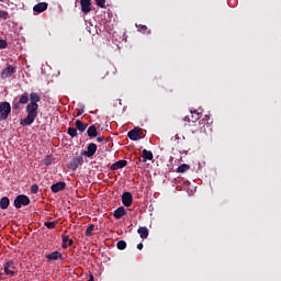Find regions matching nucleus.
<instances>
[{
    "instance_id": "nucleus-18",
    "label": "nucleus",
    "mask_w": 281,
    "mask_h": 281,
    "mask_svg": "<svg viewBox=\"0 0 281 281\" xmlns=\"http://www.w3.org/2000/svg\"><path fill=\"white\" fill-rule=\"evenodd\" d=\"M75 126H76L77 131H79L80 133H85L87 131V127L89 126V124H87L80 120H77L75 122Z\"/></svg>"
},
{
    "instance_id": "nucleus-16",
    "label": "nucleus",
    "mask_w": 281,
    "mask_h": 281,
    "mask_svg": "<svg viewBox=\"0 0 281 281\" xmlns=\"http://www.w3.org/2000/svg\"><path fill=\"white\" fill-rule=\"evenodd\" d=\"M38 102H41V94L38 92H31L29 104L38 105Z\"/></svg>"
},
{
    "instance_id": "nucleus-40",
    "label": "nucleus",
    "mask_w": 281,
    "mask_h": 281,
    "mask_svg": "<svg viewBox=\"0 0 281 281\" xmlns=\"http://www.w3.org/2000/svg\"><path fill=\"white\" fill-rule=\"evenodd\" d=\"M97 142H98L99 144L102 143V142H104V136L98 137V138H97Z\"/></svg>"
},
{
    "instance_id": "nucleus-12",
    "label": "nucleus",
    "mask_w": 281,
    "mask_h": 281,
    "mask_svg": "<svg viewBox=\"0 0 281 281\" xmlns=\"http://www.w3.org/2000/svg\"><path fill=\"white\" fill-rule=\"evenodd\" d=\"M122 203L125 207L133 205V194L131 192H124L122 194Z\"/></svg>"
},
{
    "instance_id": "nucleus-6",
    "label": "nucleus",
    "mask_w": 281,
    "mask_h": 281,
    "mask_svg": "<svg viewBox=\"0 0 281 281\" xmlns=\"http://www.w3.org/2000/svg\"><path fill=\"white\" fill-rule=\"evenodd\" d=\"M127 137L132 142H137V140L142 139V137H144V132L142 131V128L135 127L127 133Z\"/></svg>"
},
{
    "instance_id": "nucleus-26",
    "label": "nucleus",
    "mask_w": 281,
    "mask_h": 281,
    "mask_svg": "<svg viewBox=\"0 0 281 281\" xmlns=\"http://www.w3.org/2000/svg\"><path fill=\"white\" fill-rule=\"evenodd\" d=\"M188 170H190V165L188 164H182L177 168V172L179 173L188 172Z\"/></svg>"
},
{
    "instance_id": "nucleus-9",
    "label": "nucleus",
    "mask_w": 281,
    "mask_h": 281,
    "mask_svg": "<svg viewBox=\"0 0 281 281\" xmlns=\"http://www.w3.org/2000/svg\"><path fill=\"white\" fill-rule=\"evenodd\" d=\"M82 164H85V158L78 156L69 162L68 168H70V170H78V167L82 166Z\"/></svg>"
},
{
    "instance_id": "nucleus-32",
    "label": "nucleus",
    "mask_w": 281,
    "mask_h": 281,
    "mask_svg": "<svg viewBox=\"0 0 281 281\" xmlns=\"http://www.w3.org/2000/svg\"><path fill=\"white\" fill-rule=\"evenodd\" d=\"M99 8H106V0H94Z\"/></svg>"
},
{
    "instance_id": "nucleus-44",
    "label": "nucleus",
    "mask_w": 281,
    "mask_h": 281,
    "mask_svg": "<svg viewBox=\"0 0 281 281\" xmlns=\"http://www.w3.org/2000/svg\"><path fill=\"white\" fill-rule=\"evenodd\" d=\"M176 139H179V135H176Z\"/></svg>"
},
{
    "instance_id": "nucleus-38",
    "label": "nucleus",
    "mask_w": 281,
    "mask_h": 281,
    "mask_svg": "<svg viewBox=\"0 0 281 281\" xmlns=\"http://www.w3.org/2000/svg\"><path fill=\"white\" fill-rule=\"evenodd\" d=\"M21 108V103H13V111H19V109Z\"/></svg>"
},
{
    "instance_id": "nucleus-8",
    "label": "nucleus",
    "mask_w": 281,
    "mask_h": 281,
    "mask_svg": "<svg viewBox=\"0 0 281 281\" xmlns=\"http://www.w3.org/2000/svg\"><path fill=\"white\" fill-rule=\"evenodd\" d=\"M196 120H201V114L196 111H191V119L190 116H184V122H188L189 126H194Z\"/></svg>"
},
{
    "instance_id": "nucleus-5",
    "label": "nucleus",
    "mask_w": 281,
    "mask_h": 281,
    "mask_svg": "<svg viewBox=\"0 0 281 281\" xmlns=\"http://www.w3.org/2000/svg\"><path fill=\"white\" fill-rule=\"evenodd\" d=\"M13 74H16V66H12L10 64H7L5 68L2 69L0 78L2 80H5L8 78H12Z\"/></svg>"
},
{
    "instance_id": "nucleus-2",
    "label": "nucleus",
    "mask_w": 281,
    "mask_h": 281,
    "mask_svg": "<svg viewBox=\"0 0 281 281\" xmlns=\"http://www.w3.org/2000/svg\"><path fill=\"white\" fill-rule=\"evenodd\" d=\"M10 113H12V105H10V102H0V122L8 120Z\"/></svg>"
},
{
    "instance_id": "nucleus-39",
    "label": "nucleus",
    "mask_w": 281,
    "mask_h": 281,
    "mask_svg": "<svg viewBox=\"0 0 281 281\" xmlns=\"http://www.w3.org/2000/svg\"><path fill=\"white\" fill-rule=\"evenodd\" d=\"M82 113H85V109L77 110L76 117H80V115H82Z\"/></svg>"
},
{
    "instance_id": "nucleus-24",
    "label": "nucleus",
    "mask_w": 281,
    "mask_h": 281,
    "mask_svg": "<svg viewBox=\"0 0 281 281\" xmlns=\"http://www.w3.org/2000/svg\"><path fill=\"white\" fill-rule=\"evenodd\" d=\"M0 207L1 210H8V207H10V199L8 196H3L0 200Z\"/></svg>"
},
{
    "instance_id": "nucleus-36",
    "label": "nucleus",
    "mask_w": 281,
    "mask_h": 281,
    "mask_svg": "<svg viewBox=\"0 0 281 281\" xmlns=\"http://www.w3.org/2000/svg\"><path fill=\"white\" fill-rule=\"evenodd\" d=\"M5 47H8V41L0 40V49H5Z\"/></svg>"
},
{
    "instance_id": "nucleus-13",
    "label": "nucleus",
    "mask_w": 281,
    "mask_h": 281,
    "mask_svg": "<svg viewBox=\"0 0 281 281\" xmlns=\"http://www.w3.org/2000/svg\"><path fill=\"white\" fill-rule=\"evenodd\" d=\"M81 11L83 14L91 12V0H80Z\"/></svg>"
},
{
    "instance_id": "nucleus-1",
    "label": "nucleus",
    "mask_w": 281,
    "mask_h": 281,
    "mask_svg": "<svg viewBox=\"0 0 281 281\" xmlns=\"http://www.w3.org/2000/svg\"><path fill=\"white\" fill-rule=\"evenodd\" d=\"M26 114V117L20 122L21 126H32L34 124V121L38 117V105L27 103Z\"/></svg>"
},
{
    "instance_id": "nucleus-35",
    "label": "nucleus",
    "mask_w": 281,
    "mask_h": 281,
    "mask_svg": "<svg viewBox=\"0 0 281 281\" xmlns=\"http://www.w3.org/2000/svg\"><path fill=\"white\" fill-rule=\"evenodd\" d=\"M31 192L32 194H38V184H32Z\"/></svg>"
},
{
    "instance_id": "nucleus-25",
    "label": "nucleus",
    "mask_w": 281,
    "mask_h": 281,
    "mask_svg": "<svg viewBox=\"0 0 281 281\" xmlns=\"http://www.w3.org/2000/svg\"><path fill=\"white\" fill-rule=\"evenodd\" d=\"M30 102V95L27 93H23L20 95L19 104H27Z\"/></svg>"
},
{
    "instance_id": "nucleus-43",
    "label": "nucleus",
    "mask_w": 281,
    "mask_h": 281,
    "mask_svg": "<svg viewBox=\"0 0 281 281\" xmlns=\"http://www.w3.org/2000/svg\"><path fill=\"white\" fill-rule=\"evenodd\" d=\"M88 281H93V276L90 277V279Z\"/></svg>"
},
{
    "instance_id": "nucleus-20",
    "label": "nucleus",
    "mask_w": 281,
    "mask_h": 281,
    "mask_svg": "<svg viewBox=\"0 0 281 281\" xmlns=\"http://www.w3.org/2000/svg\"><path fill=\"white\" fill-rule=\"evenodd\" d=\"M113 216H114V218H116V220H120V218H122L123 216H126V209H124V206L117 207V209L114 211Z\"/></svg>"
},
{
    "instance_id": "nucleus-34",
    "label": "nucleus",
    "mask_w": 281,
    "mask_h": 281,
    "mask_svg": "<svg viewBox=\"0 0 281 281\" xmlns=\"http://www.w3.org/2000/svg\"><path fill=\"white\" fill-rule=\"evenodd\" d=\"M138 30L144 34H150V30H148V26L146 25L138 26Z\"/></svg>"
},
{
    "instance_id": "nucleus-22",
    "label": "nucleus",
    "mask_w": 281,
    "mask_h": 281,
    "mask_svg": "<svg viewBox=\"0 0 281 281\" xmlns=\"http://www.w3.org/2000/svg\"><path fill=\"white\" fill-rule=\"evenodd\" d=\"M153 151L150 150H147V149H144L143 150V161L146 162V161H153Z\"/></svg>"
},
{
    "instance_id": "nucleus-3",
    "label": "nucleus",
    "mask_w": 281,
    "mask_h": 281,
    "mask_svg": "<svg viewBox=\"0 0 281 281\" xmlns=\"http://www.w3.org/2000/svg\"><path fill=\"white\" fill-rule=\"evenodd\" d=\"M30 203H32V201L27 195L20 194L14 199L13 205L16 210H21L22 207L30 205Z\"/></svg>"
},
{
    "instance_id": "nucleus-31",
    "label": "nucleus",
    "mask_w": 281,
    "mask_h": 281,
    "mask_svg": "<svg viewBox=\"0 0 281 281\" xmlns=\"http://www.w3.org/2000/svg\"><path fill=\"white\" fill-rule=\"evenodd\" d=\"M58 222L54 221V222H45L44 225L45 227H47V229H54L56 227V224Z\"/></svg>"
},
{
    "instance_id": "nucleus-15",
    "label": "nucleus",
    "mask_w": 281,
    "mask_h": 281,
    "mask_svg": "<svg viewBox=\"0 0 281 281\" xmlns=\"http://www.w3.org/2000/svg\"><path fill=\"white\" fill-rule=\"evenodd\" d=\"M193 126H195V128H193L195 133H203L205 131V126H207V123L200 120L198 123L193 124Z\"/></svg>"
},
{
    "instance_id": "nucleus-14",
    "label": "nucleus",
    "mask_w": 281,
    "mask_h": 281,
    "mask_svg": "<svg viewBox=\"0 0 281 281\" xmlns=\"http://www.w3.org/2000/svg\"><path fill=\"white\" fill-rule=\"evenodd\" d=\"M128 161L126 160H117L116 162L112 164L110 170H121V168H126Z\"/></svg>"
},
{
    "instance_id": "nucleus-42",
    "label": "nucleus",
    "mask_w": 281,
    "mask_h": 281,
    "mask_svg": "<svg viewBox=\"0 0 281 281\" xmlns=\"http://www.w3.org/2000/svg\"><path fill=\"white\" fill-rule=\"evenodd\" d=\"M1 280H5V274L2 273L1 270H0V281H1Z\"/></svg>"
},
{
    "instance_id": "nucleus-10",
    "label": "nucleus",
    "mask_w": 281,
    "mask_h": 281,
    "mask_svg": "<svg viewBox=\"0 0 281 281\" xmlns=\"http://www.w3.org/2000/svg\"><path fill=\"white\" fill-rule=\"evenodd\" d=\"M45 258L48 260V262H52L54 260H65V257L58 250H55L50 254H46Z\"/></svg>"
},
{
    "instance_id": "nucleus-4",
    "label": "nucleus",
    "mask_w": 281,
    "mask_h": 281,
    "mask_svg": "<svg viewBox=\"0 0 281 281\" xmlns=\"http://www.w3.org/2000/svg\"><path fill=\"white\" fill-rule=\"evenodd\" d=\"M14 269H16V262H14V260L7 261L3 265L4 276H11V278H14V276H16V271H14Z\"/></svg>"
},
{
    "instance_id": "nucleus-11",
    "label": "nucleus",
    "mask_w": 281,
    "mask_h": 281,
    "mask_svg": "<svg viewBox=\"0 0 281 281\" xmlns=\"http://www.w3.org/2000/svg\"><path fill=\"white\" fill-rule=\"evenodd\" d=\"M67 188V183L65 181H59L57 183L52 184L50 190L54 194H58V192H63Z\"/></svg>"
},
{
    "instance_id": "nucleus-41",
    "label": "nucleus",
    "mask_w": 281,
    "mask_h": 281,
    "mask_svg": "<svg viewBox=\"0 0 281 281\" xmlns=\"http://www.w3.org/2000/svg\"><path fill=\"white\" fill-rule=\"evenodd\" d=\"M136 247H137V249L143 250L144 249V244L139 243V244H137Z\"/></svg>"
},
{
    "instance_id": "nucleus-30",
    "label": "nucleus",
    "mask_w": 281,
    "mask_h": 281,
    "mask_svg": "<svg viewBox=\"0 0 281 281\" xmlns=\"http://www.w3.org/2000/svg\"><path fill=\"white\" fill-rule=\"evenodd\" d=\"M117 249H120L121 251H124V249H126V241L124 240H119L116 244Z\"/></svg>"
},
{
    "instance_id": "nucleus-17",
    "label": "nucleus",
    "mask_w": 281,
    "mask_h": 281,
    "mask_svg": "<svg viewBox=\"0 0 281 281\" xmlns=\"http://www.w3.org/2000/svg\"><path fill=\"white\" fill-rule=\"evenodd\" d=\"M47 2H40L33 7V12L41 14V12H45V10H47Z\"/></svg>"
},
{
    "instance_id": "nucleus-21",
    "label": "nucleus",
    "mask_w": 281,
    "mask_h": 281,
    "mask_svg": "<svg viewBox=\"0 0 281 281\" xmlns=\"http://www.w3.org/2000/svg\"><path fill=\"white\" fill-rule=\"evenodd\" d=\"M87 135L91 139L95 138L98 136V127H95V125H91L90 127H88Z\"/></svg>"
},
{
    "instance_id": "nucleus-19",
    "label": "nucleus",
    "mask_w": 281,
    "mask_h": 281,
    "mask_svg": "<svg viewBox=\"0 0 281 281\" xmlns=\"http://www.w3.org/2000/svg\"><path fill=\"white\" fill-rule=\"evenodd\" d=\"M74 245V239L69 238V235H63V249H67V247H71Z\"/></svg>"
},
{
    "instance_id": "nucleus-33",
    "label": "nucleus",
    "mask_w": 281,
    "mask_h": 281,
    "mask_svg": "<svg viewBox=\"0 0 281 281\" xmlns=\"http://www.w3.org/2000/svg\"><path fill=\"white\" fill-rule=\"evenodd\" d=\"M44 164H45V166H52V164H54V158L52 156H47L44 159Z\"/></svg>"
},
{
    "instance_id": "nucleus-23",
    "label": "nucleus",
    "mask_w": 281,
    "mask_h": 281,
    "mask_svg": "<svg viewBox=\"0 0 281 281\" xmlns=\"http://www.w3.org/2000/svg\"><path fill=\"white\" fill-rule=\"evenodd\" d=\"M137 233L139 234L140 238H143V240L148 238V228L146 226H140L137 229Z\"/></svg>"
},
{
    "instance_id": "nucleus-27",
    "label": "nucleus",
    "mask_w": 281,
    "mask_h": 281,
    "mask_svg": "<svg viewBox=\"0 0 281 281\" xmlns=\"http://www.w3.org/2000/svg\"><path fill=\"white\" fill-rule=\"evenodd\" d=\"M95 229V225L94 224H90L87 229H86V236L89 238L91 236H93V231Z\"/></svg>"
},
{
    "instance_id": "nucleus-37",
    "label": "nucleus",
    "mask_w": 281,
    "mask_h": 281,
    "mask_svg": "<svg viewBox=\"0 0 281 281\" xmlns=\"http://www.w3.org/2000/svg\"><path fill=\"white\" fill-rule=\"evenodd\" d=\"M202 122H205L207 126H210V115H204V117L202 119Z\"/></svg>"
},
{
    "instance_id": "nucleus-7",
    "label": "nucleus",
    "mask_w": 281,
    "mask_h": 281,
    "mask_svg": "<svg viewBox=\"0 0 281 281\" xmlns=\"http://www.w3.org/2000/svg\"><path fill=\"white\" fill-rule=\"evenodd\" d=\"M98 151V145L95 143H90L87 147V150L82 153L83 157H88V159H91L93 155Z\"/></svg>"
},
{
    "instance_id": "nucleus-28",
    "label": "nucleus",
    "mask_w": 281,
    "mask_h": 281,
    "mask_svg": "<svg viewBox=\"0 0 281 281\" xmlns=\"http://www.w3.org/2000/svg\"><path fill=\"white\" fill-rule=\"evenodd\" d=\"M10 19V13L4 10H0V21H8Z\"/></svg>"
},
{
    "instance_id": "nucleus-29",
    "label": "nucleus",
    "mask_w": 281,
    "mask_h": 281,
    "mask_svg": "<svg viewBox=\"0 0 281 281\" xmlns=\"http://www.w3.org/2000/svg\"><path fill=\"white\" fill-rule=\"evenodd\" d=\"M67 133L70 137H78V130L76 127H68Z\"/></svg>"
}]
</instances>
